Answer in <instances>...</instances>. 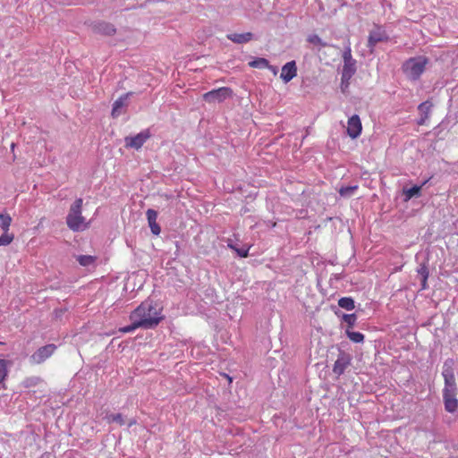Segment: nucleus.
I'll return each mask as SVG.
<instances>
[{
  "label": "nucleus",
  "mask_w": 458,
  "mask_h": 458,
  "mask_svg": "<svg viewBox=\"0 0 458 458\" xmlns=\"http://www.w3.org/2000/svg\"><path fill=\"white\" fill-rule=\"evenodd\" d=\"M115 420H116V423H122V420H121V415L120 414H116Z\"/></svg>",
  "instance_id": "473e14b6"
},
{
  "label": "nucleus",
  "mask_w": 458,
  "mask_h": 458,
  "mask_svg": "<svg viewBox=\"0 0 458 458\" xmlns=\"http://www.w3.org/2000/svg\"><path fill=\"white\" fill-rule=\"evenodd\" d=\"M338 305L346 310H352L355 308L354 301L352 297H342L338 300Z\"/></svg>",
  "instance_id": "a211bd4d"
},
{
  "label": "nucleus",
  "mask_w": 458,
  "mask_h": 458,
  "mask_svg": "<svg viewBox=\"0 0 458 458\" xmlns=\"http://www.w3.org/2000/svg\"><path fill=\"white\" fill-rule=\"evenodd\" d=\"M358 189V186H347V187H342L339 190V193L343 197H348L351 196L356 190Z\"/></svg>",
  "instance_id": "bb28decb"
},
{
  "label": "nucleus",
  "mask_w": 458,
  "mask_h": 458,
  "mask_svg": "<svg viewBox=\"0 0 458 458\" xmlns=\"http://www.w3.org/2000/svg\"><path fill=\"white\" fill-rule=\"evenodd\" d=\"M274 74L277 73V70L276 67L272 66V69H269Z\"/></svg>",
  "instance_id": "72a5a7b5"
},
{
  "label": "nucleus",
  "mask_w": 458,
  "mask_h": 458,
  "mask_svg": "<svg viewBox=\"0 0 458 458\" xmlns=\"http://www.w3.org/2000/svg\"><path fill=\"white\" fill-rule=\"evenodd\" d=\"M225 377H226V378L229 380V382H232V377H229V376H228V375H226V374H225Z\"/></svg>",
  "instance_id": "c9c22d12"
},
{
  "label": "nucleus",
  "mask_w": 458,
  "mask_h": 458,
  "mask_svg": "<svg viewBox=\"0 0 458 458\" xmlns=\"http://www.w3.org/2000/svg\"><path fill=\"white\" fill-rule=\"evenodd\" d=\"M431 106H432V104L429 101H425L419 105L418 109L420 112L421 115H425V114L429 115Z\"/></svg>",
  "instance_id": "393cba45"
},
{
  "label": "nucleus",
  "mask_w": 458,
  "mask_h": 458,
  "mask_svg": "<svg viewBox=\"0 0 458 458\" xmlns=\"http://www.w3.org/2000/svg\"><path fill=\"white\" fill-rule=\"evenodd\" d=\"M428 117H429V115H428V114L421 115V117L418 121V124L419 125H423L426 123V121L428 119Z\"/></svg>",
  "instance_id": "2f4dec72"
},
{
  "label": "nucleus",
  "mask_w": 458,
  "mask_h": 458,
  "mask_svg": "<svg viewBox=\"0 0 458 458\" xmlns=\"http://www.w3.org/2000/svg\"><path fill=\"white\" fill-rule=\"evenodd\" d=\"M131 325L121 327L119 330L123 333L131 332L138 327L152 328L159 324L163 319L161 309L152 301H145L131 312L130 316Z\"/></svg>",
  "instance_id": "f257e3e1"
},
{
  "label": "nucleus",
  "mask_w": 458,
  "mask_h": 458,
  "mask_svg": "<svg viewBox=\"0 0 458 458\" xmlns=\"http://www.w3.org/2000/svg\"><path fill=\"white\" fill-rule=\"evenodd\" d=\"M356 72V60L351 61L350 63H344L342 71V84H345L347 87L349 81Z\"/></svg>",
  "instance_id": "f8f14e48"
},
{
  "label": "nucleus",
  "mask_w": 458,
  "mask_h": 458,
  "mask_svg": "<svg viewBox=\"0 0 458 458\" xmlns=\"http://www.w3.org/2000/svg\"><path fill=\"white\" fill-rule=\"evenodd\" d=\"M228 247L230 249L233 250L242 258H247L249 256V248H247V249H239V248L235 247L232 243H228Z\"/></svg>",
  "instance_id": "c85d7f7f"
},
{
  "label": "nucleus",
  "mask_w": 458,
  "mask_h": 458,
  "mask_svg": "<svg viewBox=\"0 0 458 458\" xmlns=\"http://www.w3.org/2000/svg\"><path fill=\"white\" fill-rule=\"evenodd\" d=\"M351 363V357L348 353L340 352L333 366V372L337 376L344 374V370Z\"/></svg>",
  "instance_id": "1a4fd4ad"
},
{
  "label": "nucleus",
  "mask_w": 458,
  "mask_h": 458,
  "mask_svg": "<svg viewBox=\"0 0 458 458\" xmlns=\"http://www.w3.org/2000/svg\"><path fill=\"white\" fill-rule=\"evenodd\" d=\"M421 186H413L406 191H404V194L408 199H411L412 197L418 195L420 192Z\"/></svg>",
  "instance_id": "cd10ccee"
},
{
  "label": "nucleus",
  "mask_w": 458,
  "mask_h": 458,
  "mask_svg": "<svg viewBox=\"0 0 458 458\" xmlns=\"http://www.w3.org/2000/svg\"><path fill=\"white\" fill-rule=\"evenodd\" d=\"M56 346L55 344H47L38 349L30 358L32 364H40L51 357L55 352Z\"/></svg>",
  "instance_id": "423d86ee"
},
{
  "label": "nucleus",
  "mask_w": 458,
  "mask_h": 458,
  "mask_svg": "<svg viewBox=\"0 0 458 458\" xmlns=\"http://www.w3.org/2000/svg\"><path fill=\"white\" fill-rule=\"evenodd\" d=\"M76 259L81 266L89 267L95 265L96 258L91 255H79Z\"/></svg>",
  "instance_id": "f3484780"
},
{
  "label": "nucleus",
  "mask_w": 458,
  "mask_h": 458,
  "mask_svg": "<svg viewBox=\"0 0 458 458\" xmlns=\"http://www.w3.org/2000/svg\"><path fill=\"white\" fill-rule=\"evenodd\" d=\"M11 223L12 217L8 214H0V227L4 233L9 231Z\"/></svg>",
  "instance_id": "4be33fe9"
},
{
  "label": "nucleus",
  "mask_w": 458,
  "mask_h": 458,
  "mask_svg": "<svg viewBox=\"0 0 458 458\" xmlns=\"http://www.w3.org/2000/svg\"><path fill=\"white\" fill-rule=\"evenodd\" d=\"M133 95V92H128L123 96H121L118 99H116V114L119 110L124 106H128V99L130 97Z\"/></svg>",
  "instance_id": "412c9836"
},
{
  "label": "nucleus",
  "mask_w": 458,
  "mask_h": 458,
  "mask_svg": "<svg viewBox=\"0 0 458 458\" xmlns=\"http://www.w3.org/2000/svg\"><path fill=\"white\" fill-rule=\"evenodd\" d=\"M343 320L348 325L347 328L351 330L357 321V316L354 313L344 314Z\"/></svg>",
  "instance_id": "5701e85b"
},
{
  "label": "nucleus",
  "mask_w": 458,
  "mask_h": 458,
  "mask_svg": "<svg viewBox=\"0 0 458 458\" xmlns=\"http://www.w3.org/2000/svg\"><path fill=\"white\" fill-rule=\"evenodd\" d=\"M227 38L231 41L237 43V44H242L249 42L252 38V33L246 32V33H233L227 35Z\"/></svg>",
  "instance_id": "4468645a"
},
{
  "label": "nucleus",
  "mask_w": 458,
  "mask_h": 458,
  "mask_svg": "<svg viewBox=\"0 0 458 458\" xmlns=\"http://www.w3.org/2000/svg\"><path fill=\"white\" fill-rule=\"evenodd\" d=\"M82 199H76L70 208L66 223L68 227L75 232L86 230L89 223L81 215Z\"/></svg>",
  "instance_id": "7ed1b4c3"
},
{
  "label": "nucleus",
  "mask_w": 458,
  "mask_h": 458,
  "mask_svg": "<svg viewBox=\"0 0 458 458\" xmlns=\"http://www.w3.org/2000/svg\"><path fill=\"white\" fill-rule=\"evenodd\" d=\"M428 62V58L424 55L411 57L403 64L402 69L408 79L417 81L425 72Z\"/></svg>",
  "instance_id": "f03ea898"
},
{
  "label": "nucleus",
  "mask_w": 458,
  "mask_h": 458,
  "mask_svg": "<svg viewBox=\"0 0 458 458\" xmlns=\"http://www.w3.org/2000/svg\"><path fill=\"white\" fill-rule=\"evenodd\" d=\"M111 114H114V104L113 105V107H112V110H111Z\"/></svg>",
  "instance_id": "e433bc0d"
},
{
  "label": "nucleus",
  "mask_w": 458,
  "mask_h": 458,
  "mask_svg": "<svg viewBox=\"0 0 458 458\" xmlns=\"http://www.w3.org/2000/svg\"><path fill=\"white\" fill-rule=\"evenodd\" d=\"M455 396L456 390H443L445 409L448 412H454L457 410L458 401Z\"/></svg>",
  "instance_id": "9d476101"
},
{
  "label": "nucleus",
  "mask_w": 458,
  "mask_h": 458,
  "mask_svg": "<svg viewBox=\"0 0 458 458\" xmlns=\"http://www.w3.org/2000/svg\"><path fill=\"white\" fill-rule=\"evenodd\" d=\"M151 133L148 129L144 130L133 137L125 138V147L140 149L143 144L150 138Z\"/></svg>",
  "instance_id": "0eeeda50"
},
{
  "label": "nucleus",
  "mask_w": 458,
  "mask_h": 458,
  "mask_svg": "<svg viewBox=\"0 0 458 458\" xmlns=\"http://www.w3.org/2000/svg\"><path fill=\"white\" fill-rule=\"evenodd\" d=\"M250 67L253 68H268L272 69V65L269 64V62L266 58L259 57L255 60L249 63Z\"/></svg>",
  "instance_id": "6ab92c4d"
},
{
  "label": "nucleus",
  "mask_w": 458,
  "mask_h": 458,
  "mask_svg": "<svg viewBox=\"0 0 458 458\" xmlns=\"http://www.w3.org/2000/svg\"><path fill=\"white\" fill-rule=\"evenodd\" d=\"M388 40L389 37L386 30L382 26L375 25V27L370 30L368 38V47L372 53L377 43L387 42Z\"/></svg>",
  "instance_id": "39448f33"
},
{
  "label": "nucleus",
  "mask_w": 458,
  "mask_h": 458,
  "mask_svg": "<svg viewBox=\"0 0 458 458\" xmlns=\"http://www.w3.org/2000/svg\"><path fill=\"white\" fill-rule=\"evenodd\" d=\"M361 131H362L361 121L358 114H353L348 120L347 130H346L347 134L352 139H356L360 135Z\"/></svg>",
  "instance_id": "6e6552de"
},
{
  "label": "nucleus",
  "mask_w": 458,
  "mask_h": 458,
  "mask_svg": "<svg viewBox=\"0 0 458 458\" xmlns=\"http://www.w3.org/2000/svg\"><path fill=\"white\" fill-rule=\"evenodd\" d=\"M345 334L348 336V338L353 342V343H362L364 341V335L360 332H354L350 330L349 328H346Z\"/></svg>",
  "instance_id": "aec40b11"
},
{
  "label": "nucleus",
  "mask_w": 458,
  "mask_h": 458,
  "mask_svg": "<svg viewBox=\"0 0 458 458\" xmlns=\"http://www.w3.org/2000/svg\"><path fill=\"white\" fill-rule=\"evenodd\" d=\"M307 41L316 46H320L323 47H327V43L323 42L322 39L317 34L309 35L307 38Z\"/></svg>",
  "instance_id": "b1692460"
},
{
  "label": "nucleus",
  "mask_w": 458,
  "mask_h": 458,
  "mask_svg": "<svg viewBox=\"0 0 458 458\" xmlns=\"http://www.w3.org/2000/svg\"><path fill=\"white\" fill-rule=\"evenodd\" d=\"M344 63H350L351 61H354L352 58V50L350 47H347L343 53Z\"/></svg>",
  "instance_id": "c756f323"
},
{
  "label": "nucleus",
  "mask_w": 458,
  "mask_h": 458,
  "mask_svg": "<svg viewBox=\"0 0 458 458\" xmlns=\"http://www.w3.org/2000/svg\"><path fill=\"white\" fill-rule=\"evenodd\" d=\"M443 376L445 383L444 390H456L454 376L451 369H444Z\"/></svg>",
  "instance_id": "2eb2a0df"
},
{
  "label": "nucleus",
  "mask_w": 458,
  "mask_h": 458,
  "mask_svg": "<svg viewBox=\"0 0 458 458\" xmlns=\"http://www.w3.org/2000/svg\"><path fill=\"white\" fill-rule=\"evenodd\" d=\"M427 287V281H424V279H422V289H426Z\"/></svg>",
  "instance_id": "f704fd0d"
},
{
  "label": "nucleus",
  "mask_w": 458,
  "mask_h": 458,
  "mask_svg": "<svg viewBox=\"0 0 458 458\" xmlns=\"http://www.w3.org/2000/svg\"><path fill=\"white\" fill-rule=\"evenodd\" d=\"M146 215L152 233L155 235H159L161 228L159 225L157 223V212L154 209L149 208L147 210Z\"/></svg>",
  "instance_id": "ddd939ff"
},
{
  "label": "nucleus",
  "mask_w": 458,
  "mask_h": 458,
  "mask_svg": "<svg viewBox=\"0 0 458 458\" xmlns=\"http://www.w3.org/2000/svg\"><path fill=\"white\" fill-rule=\"evenodd\" d=\"M418 273L422 276V278L424 281L428 280V270L426 266H422L419 270Z\"/></svg>",
  "instance_id": "7c9ffc66"
},
{
  "label": "nucleus",
  "mask_w": 458,
  "mask_h": 458,
  "mask_svg": "<svg viewBox=\"0 0 458 458\" xmlns=\"http://www.w3.org/2000/svg\"><path fill=\"white\" fill-rule=\"evenodd\" d=\"M13 235L12 233L4 232L3 235L0 236V246H7L13 242Z\"/></svg>",
  "instance_id": "a878e982"
},
{
  "label": "nucleus",
  "mask_w": 458,
  "mask_h": 458,
  "mask_svg": "<svg viewBox=\"0 0 458 458\" xmlns=\"http://www.w3.org/2000/svg\"><path fill=\"white\" fill-rule=\"evenodd\" d=\"M12 362L10 360L0 359V384L4 383L9 372Z\"/></svg>",
  "instance_id": "dca6fc26"
},
{
  "label": "nucleus",
  "mask_w": 458,
  "mask_h": 458,
  "mask_svg": "<svg viewBox=\"0 0 458 458\" xmlns=\"http://www.w3.org/2000/svg\"><path fill=\"white\" fill-rule=\"evenodd\" d=\"M233 97V90L228 87H221L216 89H212L203 94V99L208 103H222L225 99Z\"/></svg>",
  "instance_id": "20e7f679"
},
{
  "label": "nucleus",
  "mask_w": 458,
  "mask_h": 458,
  "mask_svg": "<svg viewBox=\"0 0 458 458\" xmlns=\"http://www.w3.org/2000/svg\"><path fill=\"white\" fill-rule=\"evenodd\" d=\"M296 75L297 66L295 61L288 62L282 67L280 77L285 83L292 81Z\"/></svg>",
  "instance_id": "9b49d317"
}]
</instances>
